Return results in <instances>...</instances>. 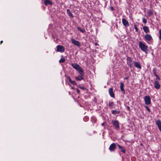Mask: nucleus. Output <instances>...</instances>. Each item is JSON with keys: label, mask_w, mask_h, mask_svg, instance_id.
Listing matches in <instances>:
<instances>
[{"label": "nucleus", "mask_w": 161, "mask_h": 161, "mask_svg": "<svg viewBox=\"0 0 161 161\" xmlns=\"http://www.w3.org/2000/svg\"><path fill=\"white\" fill-rule=\"evenodd\" d=\"M71 66L78 72L80 75V76H84L85 73L82 67L79 65L77 64H71Z\"/></svg>", "instance_id": "obj_1"}, {"label": "nucleus", "mask_w": 161, "mask_h": 161, "mask_svg": "<svg viewBox=\"0 0 161 161\" xmlns=\"http://www.w3.org/2000/svg\"><path fill=\"white\" fill-rule=\"evenodd\" d=\"M139 47L141 48V50L145 52H147L148 50V47L144 44L141 42H140L139 43Z\"/></svg>", "instance_id": "obj_2"}, {"label": "nucleus", "mask_w": 161, "mask_h": 161, "mask_svg": "<svg viewBox=\"0 0 161 161\" xmlns=\"http://www.w3.org/2000/svg\"><path fill=\"white\" fill-rule=\"evenodd\" d=\"M112 123L114 126L115 129L117 130H118L119 129V124L118 121L116 120H112Z\"/></svg>", "instance_id": "obj_3"}, {"label": "nucleus", "mask_w": 161, "mask_h": 161, "mask_svg": "<svg viewBox=\"0 0 161 161\" xmlns=\"http://www.w3.org/2000/svg\"><path fill=\"white\" fill-rule=\"evenodd\" d=\"M56 51L58 52L63 53L65 51V48L62 45H58L57 47Z\"/></svg>", "instance_id": "obj_4"}, {"label": "nucleus", "mask_w": 161, "mask_h": 161, "mask_svg": "<svg viewBox=\"0 0 161 161\" xmlns=\"http://www.w3.org/2000/svg\"><path fill=\"white\" fill-rule=\"evenodd\" d=\"M145 104L146 105H150L151 103V98L149 96H146L144 98Z\"/></svg>", "instance_id": "obj_5"}, {"label": "nucleus", "mask_w": 161, "mask_h": 161, "mask_svg": "<svg viewBox=\"0 0 161 161\" xmlns=\"http://www.w3.org/2000/svg\"><path fill=\"white\" fill-rule=\"evenodd\" d=\"M71 41L73 44L78 47H80L81 46V44L80 42L78 41L75 40L74 38L71 39Z\"/></svg>", "instance_id": "obj_6"}, {"label": "nucleus", "mask_w": 161, "mask_h": 161, "mask_svg": "<svg viewBox=\"0 0 161 161\" xmlns=\"http://www.w3.org/2000/svg\"><path fill=\"white\" fill-rule=\"evenodd\" d=\"M132 59L129 57H127V63L128 66L130 68L133 67V65L132 64Z\"/></svg>", "instance_id": "obj_7"}, {"label": "nucleus", "mask_w": 161, "mask_h": 161, "mask_svg": "<svg viewBox=\"0 0 161 161\" xmlns=\"http://www.w3.org/2000/svg\"><path fill=\"white\" fill-rule=\"evenodd\" d=\"M116 145L115 143H113L110 146L109 149L111 152H113L115 150Z\"/></svg>", "instance_id": "obj_8"}, {"label": "nucleus", "mask_w": 161, "mask_h": 161, "mask_svg": "<svg viewBox=\"0 0 161 161\" xmlns=\"http://www.w3.org/2000/svg\"><path fill=\"white\" fill-rule=\"evenodd\" d=\"M122 22L123 25L125 27H127L129 26V24L128 21L125 19H123Z\"/></svg>", "instance_id": "obj_9"}, {"label": "nucleus", "mask_w": 161, "mask_h": 161, "mask_svg": "<svg viewBox=\"0 0 161 161\" xmlns=\"http://www.w3.org/2000/svg\"><path fill=\"white\" fill-rule=\"evenodd\" d=\"M154 87L157 89H159L160 87V85L159 82L157 80L154 81Z\"/></svg>", "instance_id": "obj_10"}, {"label": "nucleus", "mask_w": 161, "mask_h": 161, "mask_svg": "<svg viewBox=\"0 0 161 161\" xmlns=\"http://www.w3.org/2000/svg\"><path fill=\"white\" fill-rule=\"evenodd\" d=\"M156 123L157 125L159 130L161 132V121L159 119L157 120L156 121Z\"/></svg>", "instance_id": "obj_11"}, {"label": "nucleus", "mask_w": 161, "mask_h": 161, "mask_svg": "<svg viewBox=\"0 0 161 161\" xmlns=\"http://www.w3.org/2000/svg\"><path fill=\"white\" fill-rule=\"evenodd\" d=\"M144 38L145 40L148 41H150L152 39L151 35L149 34H146Z\"/></svg>", "instance_id": "obj_12"}, {"label": "nucleus", "mask_w": 161, "mask_h": 161, "mask_svg": "<svg viewBox=\"0 0 161 161\" xmlns=\"http://www.w3.org/2000/svg\"><path fill=\"white\" fill-rule=\"evenodd\" d=\"M109 93L110 96L113 98H114L115 96L113 92V89L112 88H110L109 89Z\"/></svg>", "instance_id": "obj_13"}, {"label": "nucleus", "mask_w": 161, "mask_h": 161, "mask_svg": "<svg viewBox=\"0 0 161 161\" xmlns=\"http://www.w3.org/2000/svg\"><path fill=\"white\" fill-rule=\"evenodd\" d=\"M134 65L135 67L138 68L139 69H141L142 68V66L139 62H134Z\"/></svg>", "instance_id": "obj_14"}, {"label": "nucleus", "mask_w": 161, "mask_h": 161, "mask_svg": "<svg viewBox=\"0 0 161 161\" xmlns=\"http://www.w3.org/2000/svg\"><path fill=\"white\" fill-rule=\"evenodd\" d=\"M117 145L119 149L121 150V151L122 152L124 153H125V149L124 147L121 146L119 144H117Z\"/></svg>", "instance_id": "obj_15"}, {"label": "nucleus", "mask_w": 161, "mask_h": 161, "mask_svg": "<svg viewBox=\"0 0 161 161\" xmlns=\"http://www.w3.org/2000/svg\"><path fill=\"white\" fill-rule=\"evenodd\" d=\"M44 3L46 6L48 5H52L53 3L50 0H45L44 1Z\"/></svg>", "instance_id": "obj_16"}, {"label": "nucleus", "mask_w": 161, "mask_h": 161, "mask_svg": "<svg viewBox=\"0 0 161 161\" xmlns=\"http://www.w3.org/2000/svg\"><path fill=\"white\" fill-rule=\"evenodd\" d=\"M120 90H121V91L123 93H124L125 92V91L124 88V85L122 82H120Z\"/></svg>", "instance_id": "obj_17"}, {"label": "nucleus", "mask_w": 161, "mask_h": 161, "mask_svg": "<svg viewBox=\"0 0 161 161\" xmlns=\"http://www.w3.org/2000/svg\"><path fill=\"white\" fill-rule=\"evenodd\" d=\"M143 29L146 33H148L149 32V28L147 26H144L143 27Z\"/></svg>", "instance_id": "obj_18"}, {"label": "nucleus", "mask_w": 161, "mask_h": 161, "mask_svg": "<svg viewBox=\"0 0 161 161\" xmlns=\"http://www.w3.org/2000/svg\"><path fill=\"white\" fill-rule=\"evenodd\" d=\"M67 12L69 16L73 18L74 17V16L72 14V13H71V12L70 11V10L69 9H67Z\"/></svg>", "instance_id": "obj_19"}, {"label": "nucleus", "mask_w": 161, "mask_h": 161, "mask_svg": "<svg viewBox=\"0 0 161 161\" xmlns=\"http://www.w3.org/2000/svg\"><path fill=\"white\" fill-rule=\"evenodd\" d=\"M75 79L77 80H81L84 79V78L82 77V76H79L77 77H76L75 78Z\"/></svg>", "instance_id": "obj_20"}, {"label": "nucleus", "mask_w": 161, "mask_h": 161, "mask_svg": "<svg viewBox=\"0 0 161 161\" xmlns=\"http://www.w3.org/2000/svg\"><path fill=\"white\" fill-rule=\"evenodd\" d=\"M77 30L81 33H83L86 32V31L84 29H81L80 27H78L77 28Z\"/></svg>", "instance_id": "obj_21"}, {"label": "nucleus", "mask_w": 161, "mask_h": 161, "mask_svg": "<svg viewBox=\"0 0 161 161\" xmlns=\"http://www.w3.org/2000/svg\"><path fill=\"white\" fill-rule=\"evenodd\" d=\"M114 104L113 102L109 101L108 106L110 107V108L111 109H112L113 108Z\"/></svg>", "instance_id": "obj_22"}, {"label": "nucleus", "mask_w": 161, "mask_h": 161, "mask_svg": "<svg viewBox=\"0 0 161 161\" xmlns=\"http://www.w3.org/2000/svg\"><path fill=\"white\" fill-rule=\"evenodd\" d=\"M68 79L69 82L72 84L75 85L76 84V83L75 81H72L70 77H68Z\"/></svg>", "instance_id": "obj_23"}, {"label": "nucleus", "mask_w": 161, "mask_h": 161, "mask_svg": "<svg viewBox=\"0 0 161 161\" xmlns=\"http://www.w3.org/2000/svg\"><path fill=\"white\" fill-rule=\"evenodd\" d=\"M120 111H118L116 110H113L112 113L113 114H119L120 113Z\"/></svg>", "instance_id": "obj_24"}, {"label": "nucleus", "mask_w": 161, "mask_h": 161, "mask_svg": "<svg viewBox=\"0 0 161 161\" xmlns=\"http://www.w3.org/2000/svg\"><path fill=\"white\" fill-rule=\"evenodd\" d=\"M65 60L64 58H62L59 60V62L60 63H64Z\"/></svg>", "instance_id": "obj_25"}, {"label": "nucleus", "mask_w": 161, "mask_h": 161, "mask_svg": "<svg viewBox=\"0 0 161 161\" xmlns=\"http://www.w3.org/2000/svg\"><path fill=\"white\" fill-rule=\"evenodd\" d=\"M155 76L156 77V80H160V78L157 74L155 75Z\"/></svg>", "instance_id": "obj_26"}, {"label": "nucleus", "mask_w": 161, "mask_h": 161, "mask_svg": "<svg viewBox=\"0 0 161 161\" xmlns=\"http://www.w3.org/2000/svg\"><path fill=\"white\" fill-rule=\"evenodd\" d=\"M153 14V12L151 10H149L148 12V14L149 16H150Z\"/></svg>", "instance_id": "obj_27"}, {"label": "nucleus", "mask_w": 161, "mask_h": 161, "mask_svg": "<svg viewBox=\"0 0 161 161\" xmlns=\"http://www.w3.org/2000/svg\"><path fill=\"white\" fill-rule=\"evenodd\" d=\"M159 39L161 40V29L159 31Z\"/></svg>", "instance_id": "obj_28"}, {"label": "nucleus", "mask_w": 161, "mask_h": 161, "mask_svg": "<svg viewBox=\"0 0 161 161\" xmlns=\"http://www.w3.org/2000/svg\"><path fill=\"white\" fill-rule=\"evenodd\" d=\"M145 107L149 113L150 112V110L148 107V106H145Z\"/></svg>", "instance_id": "obj_29"}, {"label": "nucleus", "mask_w": 161, "mask_h": 161, "mask_svg": "<svg viewBox=\"0 0 161 161\" xmlns=\"http://www.w3.org/2000/svg\"><path fill=\"white\" fill-rule=\"evenodd\" d=\"M142 22L144 23H146L147 22L146 19L145 18H142Z\"/></svg>", "instance_id": "obj_30"}, {"label": "nucleus", "mask_w": 161, "mask_h": 161, "mask_svg": "<svg viewBox=\"0 0 161 161\" xmlns=\"http://www.w3.org/2000/svg\"><path fill=\"white\" fill-rule=\"evenodd\" d=\"M153 72L154 74V75H156L157 74H156V69H155L153 68Z\"/></svg>", "instance_id": "obj_31"}, {"label": "nucleus", "mask_w": 161, "mask_h": 161, "mask_svg": "<svg viewBox=\"0 0 161 161\" xmlns=\"http://www.w3.org/2000/svg\"><path fill=\"white\" fill-rule=\"evenodd\" d=\"M134 28L135 29L136 31V32H137L138 31V28H137L136 26L135 25H134Z\"/></svg>", "instance_id": "obj_32"}, {"label": "nucleus", "mask_w": 161, "mask_h": 161, "mask_svg": "<svg viewBox=\"0 0 161 161\" xmlns=\"http://www.w3.org/2000/svg\"><path fill=\"white\" fill-rule=\"evenodd\" d=\"M80 88L83 89V90H84L85 89V88L84 87H83V86H80Z\"/></svg>", "instance_id": "obj_33"}, {"label": "nucleus", "mask_w": 161, "mask_h": 161, "mask_svg": "<svg viewBox=\"0 0 161 161\" xmlns=\"http://www.w3.org/2000/svg\"><path fill=\"white\" fill-rule=\"evenodd\" d=\"M76 91H77V92L78 93H79L80 92V90H79V89H76Z\"/></svg>", "instance_id": "obj_34"}, {"label": "nucleus", "mask_w": 161, "mask_h": 161, "mask_svg": "<svg viewBox=\"0 0 161 161\" xmlns=\"http://www.w3.org/2000/svg\"><path fill=\"white\" fill-rule=\"evenodd\" d=\"M128 78H129L128 77H126L125 78V79H128Z\"/></svg>", "instance_id": "obj_35"}, {"label": "nucleus", "mask_w": 161, "mask_h": 161, "mask_svg": "<svg viewBox=\"0 0 161 161\" xmlns=\"http://www.w3.org/2000/svg\"><path fill=\"white\" fill-rule=\"evenodd\" d=\"M104 125V123H103L102 124V125L103 126Z\"/></svg>", "instance_id": "obj_36"}, {"label": "nucleus", "mask_w": 161, "mask_h": 161, "mask_svg": "<svg viewBox=\"0 0 161 161\" xmlns=\"http://www.w3.org/2000/svg\"><path fill=\"white\" fill-rule=\"evenodd\" d=\"M111 8L112 10H114V8L112 7H111Z\"/></svg>", "instance_id": "obj_37"}, {"label": "nucleus", "mask_w": 161, "mask_h": 161, "mask_svg": "<svg viewBox=\"0 0 161 161\" xmlns=\"http://www.w3.org/2000/svg\"><path fill=\"white\" fill-rule=\"evenodd\" d=\"M127 108H128V109H130L129 107L128 106L127 107Z\"/></svg>", "instance_id": "obj_38"}, {"label": "nucleus", "mask_w": 161, "mask_h": 161, "mask_svg": "<svg viewBox=\"0 0 161 161\" xmlns=\"http://www.w3.org/2000/svg\"><path fill=\"white\" fill-rule=\"evenodd\" d=\"M3 42V41H1V44Z\"/></svg>", "instance_id": "obj_39"}]
</instances>
